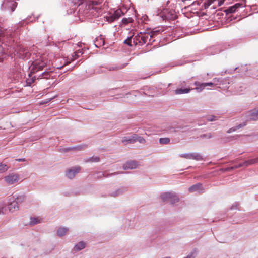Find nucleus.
<instances>
[{
	"label": "nucleus",
	"mask_w": 258,
	"mask_h": 258,
	"mask_svg": "<svg viewBox=\"0 0 258 258\" xmlns=\"http://www.w3.org/2000/svg\"><path fill=\"white\" fill-rule=\"evenodd\" d=\"M245 125H246V123H245V122H244V123H243V124H240L238 125L237 126H236L235 127V128H236V130H237V129L240 128H241L242 127H243V126H245Z\"/></svg>",
	"instance_id": "a19ab883"
},
{
	"label": "nucleus",
	"mask_w": 258,
	"mask_h": 258,
	"mask_svg": "<svg viewBox=\"0 0 258 258\" xmlns=\"http://www.w3.org/2000/svg\"><path fill=\"white\" fill-rule=\"evenodd\" d=\"M132 21H133V19L131 18H124L122 20V23H123L125 25H126L130 23H131V22H132Z\"/></svg>",
	"instance_id": "473e14b6"
},
{
	"label": "nucleus",
	"mask_w": 258,
	"mask_h": 258,
	"mask_svg": "<svg viewBox=\"0 0 258 258\" xmlns=\"http://www.w3.org/2000/svg\"><path fill=\"white\" fill-rule=\"evenodd\" d=\"M20 179V176L17 173H11L4 177V180L9 185H12L18 183Z\"/></svg>",
	"instance_id": "7ed1b4c3"
},
{
	"label": "nucleus",
	"mask_w": 258,
	"mask_h": 258,
	"mask_svg": "<svg viewBox=\"0 0 258 258\" xmlns=\"http://www.w3.org/2000/svg\"><path fill=\"white\" fill-rule=\"evenodd\" d=\"M17 6L16 0H4L2 6L5 9L13 12Z\"/></svg>",
	"instance_id": "20e7f679"
},
{
	"label": "nucleus",
	"mask_w": 258,
	"mask_h": 258,
	"mask_svg": "<svg viewBox=\"0 0 258 258\" xmlns=\"http://www.w3.org/2000/svg\"><path fill=\"white\" fill-rule=\"evenodd\" d=\"M231 209H234V206H232Z\"/></svg>",
	"instance_id": "09e8293b"
},
{
	"label": "nucleus",
	"mask_w": 258,
	"mask_h": 258,
	"mask_svg": "<svg viewBox=\"0 0 258 258\" xmlns=\"http://www.w3.org/2000/svg\"><path fill=\"white\" fill-rule=\"evenodd\" d=\"M124 144H133L135 143L134 134L132 136L124 137L121 140Z\"/></svg>",
	"instance_id": "2eb2a0df"
},
{
	"label": "nucleus",
	"mask_w": 258,
	"mask_h": 258,
	"mask_svg": "<svg viewBox=\"0 0 258 258\" xmlns=\"http://www.w3.org/2000/svg\"><path fill=\"white\" fill-rule=\"evenodd\" d=\"M16 160L17 161H19V162H23V161H26L25 158L16 159Z\"/></svg>",
	"instance_id": "c03bdc74"
},
{
	"label": "nucleus",
	"mask_w": 258,
	"mask_h": 258,
	"mask_svg": "<svg viewBox=\"0 0 258 258\" xmlns=\"http://www.w3.org/2000/svg\"><path fill=\"white\" fill-rule=\"evenodd\" d=\"M88 9L94 10L98 12L100 9V3L97 1H92L88 4Z\"/></svg>",
	"instance_id": "ddd939ff"
},
{
	"label": "nucleus",
	"mask_w": 258,
	"mask_h": 258,
	"mask_svg": "<svg viewBox=\"0 0 258 258\" xmlns=\"http://www.w3.org/2000/svg\"><path fill=\"white\" fill-rule=\"evenodd\" d=\"M189 91H190V89H187V88H185V89H182V88L177 89L176 90H175V94H185V93H188L189 92Z\"/></svg>",
	"instance_id": "412c9836"
},
{
	"label": "nucleus",
	"mask_w": 258,
	"mask_h": 258,
	"mask_svg": "<svg viewBox=\"0 0 258 258\" xmlns=\"http://www.w3.org/2000/svg\"><path fill=\"white\" fill-rule=\"evenodd\" d=\"M50 72H47L46 71V70H45V71L43 72L40 75H35L34 76H33L32 77V82L34 81V80L36 79V78L37 79H42V78H45V79H48L50 78Z\"/></svg>",
	"instance_id": "f8f14e48"
},
{
	"label": "nucleus",
	"mask_w": 258,
	"mask_h": 258,
	"mask_svg": "<svg viewBox=\"0 0 258 258\" xmlns=\"http://www.w3.org/2000/svg\"><path fill=\"white\" fill-rule=\"evenodd\" d=\"M133 36L134 35H132V36L131 37H129L127 38V39H126L124 41V43L127 45H128V46H131L132 45H131V41H132V39L133 38Z\"/></svg>",
	"instance_id": "f704fd0d"
},
{
	"label": "nucleus",
	"mask_w": 258,
	"mask_h": 258,
	"mask_svg": "<svg viewBox=\"0 0 258 258\" xmlns=\"http://www.w3.org/2000/svg\"><path fill=\"white\" fill-rule=\"evenodd\" d=\"M82 149V147L79 146V147H74V148L63 149L62 150L63 152H67V151L71 150L78 149V150H81Z\"/></svg>",
	"instance_id": "c9c22d12"
},
{
	"label": "nucleus",
	"mask_w": 258,
	"mask_h": 258,
	"mask_svg": "<svg viewBox=\"0 0 258 258\" xmlns=\"http://www.w3.org/2000/svg\"><path fill=\"white\" fill-rule=\"evenodd\" d=\"M197 85H199L198 84L196 83ZM214 86V84L211 82L209 83H203L199 84L200 88H201V90L203 89V88H205L206 87L210 86L213 87Z\"/></svg>",
	"instance_id": "393cba45"
},
{
	"label": "nucleus",
	"mask_w": 258,
	"mask_h": 258,
	"mask_svg": "<svg viewBox=\"0 0 258 258\" xmlns=\"http://www.w3.org/2000/svg\"><path fill=\"white\" fill-rule=\"evenodd\" d=\"M39 222V220L36 218H31L30 219V223L31 225H35Z\"/></svg>",
	"instance_id": "72a5a7b5"
},
{
	"label": "nucleus",
	"mask_w": 258,
	"mask_h": 258,
	"mask_svg": "<svg viewBox=\"0 0 258 258\" xmlns=\"http://www.w3.org/2000/svg\"><path fill=\"white\" fill-rule=\"evenodd\" d=\"M173 197V193L172 192H165L161 195V198L163 201H169L170 199Z\"/></svg>",
	"instance_id": "a211bd4d"
},
{
	"label": "nucleus",
	"mask_w": 258,
	"mask_h": 258,
	"mask_svg": "<svg viewBox=\"0 0 258 258\" xmlns=\"http://www.w3.org/2000/svg\"><path fill=\"white\" fill-rule=\"evenodd\" d=\"M232 170H233V169H231V167H230L225 168L221 169V170L223 171H231Z\"/></svg>",
	"instance_id": "37998d69"
},
{
	"label": "nucleus",
	"mask_w": 258,
	"mask_h": 258,
	"mask_svg": "<svg viewBox=\"0 0 258 258\" xmlns=\"http://www.w3.org/2000/svg\"><path fill=\"white\" fill-rule=\"evenodd\" d=\"M134 139H135V143L136 142H139L140 143L144 144L146 142L144 138H143L142 137L139 136L137 134H134Z\"/></svg>",
	"instance_id": "b1692460"
},
{
	"label": "nucleus",
	"mask_w": 258,
	"mask_h": 258,
	"mask_svg": "<svg viewBox=\"0 0 258 258\" xmlns=\"http://www.w3.org/2000/svg\"><path fill=\"white\" fill-rule=\"evenodd\" d=\"M9 167L5 164L0 163V173H4L7 171Z\"/></svg>",
	"instance_id": "7c9ffc66"
},
{
	"label": "nucleus",
	"mask_w": 258,
	"mask_h": 258,
	"mask_svg": "<svg viewBox=\"0 0 258 258\" xmlns=\"http://www.w3.org/2000/svg\"><path fill=\"white\" fill-rule=\"evenodd\" d=\"M18 54L19 57L23 59H28L31 55L28 49L25 48H21L18 52Z\"/></svg>",
	"instance_id": "1a4fd4ad"
},
{
	"label": "nucleus",
	"mask_w": 258,
	"mask_h": 258,
	"mask_svg": "<svg viewBox=\"0 0 258 258\" xmlns=\"http://www.w3.org/2000/svg\"><path fill=\"white\" fill-rule=\"evenodd\" d=\"M80 170L81 167L80 166L72 167L67 171L66 176L70 179H73Z\"/></svg>",
	"instance_id": "6e6552de"
},
{
	"label": "nucleus",
	"mask_w": 258,
	"mask_h": 258,
	"mask_svg": "<svg viewBox=\"0 0 258 258\" xmlns=\"http://www.w3.org/2000/svg\"><path fill=\"white\" fill-rule=\"evenodd\" d=\"M7 208L5 207L2 206L0 207V215L6 214Z\"/></svg>",
	"instance_id": "4c0bfd02"
},
{
	"label": "nucleus",
	"mask_w": 258,
	"mask_h": 258,
	"mask_svg": "<svg viewBox=\"0 0 258 258\" xmlns=\"http://www.w3.org/2000/svg\"><path fill=\"white\" fill-rule=\"evenodd\" d=\"M202 190V184L200 183L195 184L189 188L190 192L200 191Z\"/></svg>",
	"instance_id": "f3484780"
},
{
	"label": "nucleus",
	"mask_w": 258,
	"mask_h": 258,
	"mask_svg": "<svg viewBox=\"0 0 258 258\" xmlns=\"http://www.w3.org/2000/svg\"><path fill=\"white\" fill-rule=\"evenodd\" d=\"M179 201V198L175 194L173 193V197H172L171 199H170L169 202L171 204H174L175 203H177Z\"/></svg>",
	"instance_id": "c85d7f7f"
},
{
	"label": "nucleus",
	"mask_w": 258,
	"mask_h": 258,
	"mask_svg": "<svg viewBox=\"0 0 258 258\" xmlns=\"http://www.w3.org/2000/svg\"><path fill=\"white\" fill-rule=\"evenodd\" d=\"M99 161V158L97 156H93L91 158H88L87 160H86V162H98Z\"/></svg>",
	"instance_id": "2f4dec72"
},
{
	"label": "nucleus",
	"mask_w": 258,
	"mask_h": 258,
	"mask_svg": "<svg viewBox=\"0 0 258 258\" xmlns=\"http://www.w3.org/2000/svg\"><path fill=\"white\" fill-rule=\"evenodd\" d=\"M202 138H211L212 137V135L210 133L207 134H203L201 136Z\"/></svg>",
	"instance_id": "ea45409f"
},
{
	"label": "nucleus",
	"mask_w": 258,
	"mask_h": 258,
	"mask_svg": "<svg viewBox=\"0 0 258 258\" xmlns=\"http://www.w3.org/2000/svg\"><path fill=\"white\" fill-rule=\"evenodd\" d=\"M119 173L118 172H114L113 173H111L110 174H107L106 175L105 173H102V172H99L98 173V175H97V177L98 178H102V177H108L109 176H111V175H116V174H118Z\"/></svg>",
	"instance_id": "cd10ccee"
},
{
	"label": "nucleus",
	"mask_w": 258,
	"mask_h": 258,
	"mask_svg": "<svg viewBox=\"0 0 258 258\" xmlns=\"http://www.w3.org/2000/svg\"><path fill=\"white\" fill-rule=\"evenodd\" d=\"M158 32H159L158 31H156L153 32V33H152V34H151V35H150V36H150V38L153 37L154 36V34H155V33H158Z\"/></svg>",
	"instance_id": "49530a36"
},
{
	"label": "nucleus",
	"mask_w": 258,
	"mask_h": 258,
	"mask_svg": "<svg viewBox=\"0 0 258 258\" xmlns=\"http://www.w3.org/2000/svg\"><path fill=\"white\" fill-rule=\"evenodd\" d=\"M68 231V228L65 227H60L57 230V235L59 236H63L66 234Z\"/></svg>",
	"instance_id": "4be33fe9"
},
{
	"label": "nucleus",
	"mask_w": 258,
	"mask_h": 258,
	"mask_svg": "<svg viewBox=\"0 0 258 258\" xmlns=\"http://www.w3.org/2000/svg\"><path fill=\"white\" fill-rule=\"evenodd\" d=\"M170 139L169 138H161L159 139V143L161 144H168L170 143Z\"/></svg>",
	"instance_id": "bb28decb"
},
{
	"label": "nucleus",
	"mask_w": 258,
	"mask_h": 258,
	"mask_svg": "<svg viewBox=\"0 0 258 258\" xmlns=\"http://www.w3.org/2000/svg\"><path fill=\"white\" fill-rule=\"evenodd\" d=\"M242 6V4L237 3V4H235L234 5L228 8L227 9H226L224 11V12H226V14L233 13L236 11L237 9H238Z\"/></svg>",
	"instance_id": "4468645a"
},
{
	"label": "nucleus",
	"mask_w": 258,
	"mask_h": 258,
	"mask_svg": "<svg viewBox=\"0 0 258 258\" xmlns=\"http://www.w3.org/2000/svg\"><path fill=\"white\" fill-rule=\"evenodd\" d=\"M207 121H213L217 119V117L215 116H209L206 117Z\"/></svg>",
	"instance_id": "e433bc0d"
},
{
	"label": "nucleus",
	"mask_w": 258,
	"mask_h": 258,
	"mask_svg": "<svg viewBox=\"0 0 258 258\" xmlns=\"http://www.w3.org/2000/svg\"><path fill=\"white\" fill-rule=\"evenodd\" d=\"M121 69V68L119 67H117V66H115V67H110L108 68V70L109 71H116V70H118L119 69Z\"/></svg>",
	"instance_id": "58836bf2"
},
{
	"label": "nucleus",
	"mask_w": 258,
	"mask_h": 258,
	"mask_svg": "<svg viewBox=\"0 0 258 258\" xmlns=\"http://www.w3.org/2000/svg\"><path fill=\"white\" fill-rule=\"evenodd\" d=\"M225 0H207L205 3V8H208L210 5L213 4V8L221 6Z\"/></svg>",
	"instance_id": "0eeeda50"
},
{
	"label": "nucleus",
	"mask_w": 258,
	"mask_h": 258,
	"mask_svg": "<svg viewBox=\"0 0 258 258\" xmlns=\"http://www.w3.org/2000/svg\"><path fill=\"white\" fill-rule=\"evenodd\" d=\"M257 162H258V158H256L250 159V160H248L247 161L244 162V164H245V167H247V166L254 164Z\"/></svg>",
	"instance_id": "aec40b11"
},
{
	"label": "nucleus",
	"mask_w": 258,
	"mask_h": 258,
	"mask_svg": "<svg viewBox=\"0 0 258 258\" xmlns=\"http://www.w3.org/2000/svg\"><path fill=\"white\" fill-rule=\"evenodd\" d=\"M74 55H72L71 60H74L80 57V55L83 54V52L81 50H78L77 51H76L74 53Z\"/></svg>",
	"instance_id": "a878e982"
},
{
	"label": "nucleus",
	"mask_w": 258,
	"mask_h": 258,
	"mask_svg": "<svg viewBox=\"0 0 258 258\" xmlns=\"http://www.w3.org/2000/svg\"><path fill=\"white\" fill-rule=\"evenodd\" d=\"M237 166L238 168H240L243 166H245V164H244V162L243 163H240Z\"/></svg>",
	"instance_id": "a18cd8bd"
},
{
	"label": "nucleus",
	"mask_w": 258,
	"mask_h": 258,
	"mask_svg": "<svg viewBox=\"0 0 258 258\" xmlns=\"http://www.w3.org/2000/svg\"><path fill=\"white\" fill-rule=\"evenodd\" d=\"M180 157L188 159H194L197 161L203 160L202 156L200 153H198L183 154L181 155Z\"/></svg>",
	"instance_id": "423d86ee"
},
{
	"label": "nucleus",
	"mask_w": 258,
	"mask_h": 258,
	"mask_svg": "<svg viewBox=\"0 0 258 258\" xmlns=\"http://www.w3.org/2000/svg\"><path fill=\"white\" fill-rule=\"evenodd\" d=\"M123 192V190L122 189H118L115 191L112 192L110 195L112 197H116L118 195L122 194Z\"/></svg>",
	"instance_id": "c756f323"
},
{
	"label": "nucleus",
	"mask_w": 258,
	"mask_h": 258,
	"mask_svg": "<svg viewBox=\"0 0 258 258\" xmlns=\"http://www.w3.org/2000/svg\"><path fill=\"white\" fill-rule=\"evenodd\" d=\"M26 197L24 195H20L15 198V201L17 203L18 205L24 202L25 200Z\"/></svg>",
	"instance_id": "5701e85b"
},
{
	"label": "nucleus",
	"mask_w": 258,
	"mask_h": 258,
	"mask_svg": "<svg viewBox=\"0 0 258 258\" xmlns=\"http://www.w3.org/2000/svg\"><path fill=\"white\" fill-rule=\"evenodd\" d=\"M246 116L249 120H257L258 119V108H255L249 111Z\"/></svg>",
	"instance_id": "9b49d317"
},
{
	"label": "nucleus",
	"mask_w": 258,
	"mask_h": 258,
	"mask_svg": "<svg viewBox=\"0 0 258 258\" xmlns=\"http://www.w3.org/2000/svg\"><path fill=\"white\" fill-rule=\"evenodd\" d=\"M47 61L44 57L34 60L30 66V73L29 77H33V74H36L39 71L47 70Z\"/></svg>",
	"instance_id": "f257e3e1"
},
{
	"label": "nucleus",
	"mask_w": 258,
	"mask_h": 258,
	"mask_svg": "<svg viewBox=\"0 0 258 258\" xmlns=\"http://www.w3.org/2000/svg\"><path fill=\"white\" fill-rule=\"evenodd\" d=\"M8 209L10 212H13L18 210L19 206L18 205L17 203H16L15 201H14L8 205Z\"/></svg>",
	"instance_id": "dca6fc26"
},
{
	"label": "nucleus",
	"mask_w": 258,
	"mask_h": 258,
	"mask_svg": "<svg viewBox=\"0 0 258 258\" xmlns=\"http://www.w3.org/2000/svg\"><path fill=\"white\" fill-rule=\"evenodd\" d=\"M123 13L120 9H117L113 14H110L108 16L106 17L107 21L110 23L117 20L119 17L123 15Z\"/></svg>",
	"instance_id": "39448f33"
},
{
	"label": "nucleus",
	"mask_w": 258,
	"mask_h": 258,
	"mask_svg": "<svg viewBox=\"0 0 258 258\" xmlns=\"http://www.w3.org/2000/svg\"><path fill=\"white\" fill-rule=\"evenodd\" d=\"M138 165V162L136 161H130L123 164V169L124 170L134 169L137 168Z\"/></svg>",
	"instance_id": "9d476101"
},
{
	"label": "nucleus",
	"mask_w": 258,
	"mask_h": 258,
	"mask_svg": "<svg viewBox=\"0 0 258 258\" xmlns=\"http://www.w3.org/2000/svg\"><path fill=\"white\" fill-rule=\"evenodd\" d=\"M237 168H238L237 165L231 167V169H232L233 170L235 169H237Z\"/></svg>",
	"instance_id": "de8ad7c7"
},
{
	"label": "nucleus",
	"mask_w": 258,
	"mask_h": 258,
	"mask_svg": "<svg viewBox=\"0 0 258 258\" xmlns=\"http://www.w3.org/2000/svg\"><path fill=\"white\" fill-rule=\"evenodd\" d=\"M1 128H2V127H1V126H0V129H1Z\"/></svg>",
	"instance_id": "8fccbe9b"
},
{
	"label": "nucleus",
	"mask_w": 258,
	"mask_h": 258,
	"mask_svg": "<svg viewBox=\"0 0 258 258\" xmlns=\"http://www.w3.org/2000/svg\"><path fill=\"white\" fill-rule=\"evenodd\" d=\"M85 243L83 241L79 242L74 246V249L76 251H80L84 249L85 247Z\"/></svg>",
	"instance_id": "6ab92c4d"
},
{
	"label": "nucleus",
	"mask_w": 258,
	"mask_h": 258,
	"mask_svg": "<svg viewBox=\"0 0 258 258\" xmlns=\"http://www.w3.org/2000/svg\"><path fill=\"white\" fill-rule=\"evenodd\" d=\"M149 36L148 34H143L142 32H140L137 36H133V42L135 46L138 44L143 45L147 42Z\"/></svg>",
	"instance_id": "f03ea898"
},
{
	"label": "nucleus",
	"mask_w": 258,
	"mask_h": 258,
	"mask_svg": "<svg viewBox=\"0 0 258 258\" xmlns=\"http://www.w3.org/2000/svg\"><path fill=\"white\" fill-rule=\"evenodd\" d=\"M236 130V128H235V127H232L228 130L227 133H230L232 132L235 131Z\"/></svg>",
	"instance_id": "79ce46f5"
}]
</instances>
